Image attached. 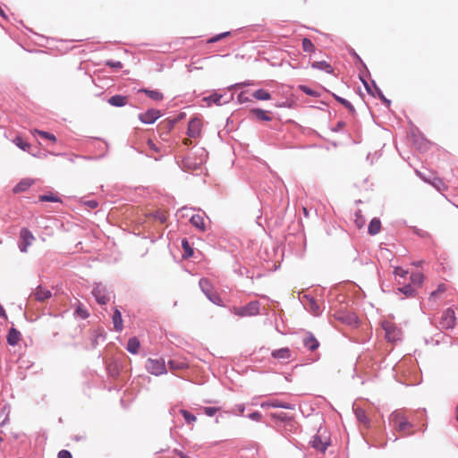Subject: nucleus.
Returning a JSON list of instances; mask_svg holds the SVG:
<instances>
[{"label":"nucleus","mask_w":458,"mask_h":458,"mask_svg":"<svg viewBox=\"0 0 458 458\" xmlns=\"http://www.w3.org/2000/svg\"><path fill=\"white\" fill-rule=\"evenodd\" d=\"M382 327L386 333V339L388 342L394 343L401 339L402 331L394 322L384 320L382 322Z\"/></svg>","instance_id":"nucleus-4"},{"label":"nucleus","mask_w":458,"mask_h":458,"mask_svg":"<svg viewBox=\"0 0 458 458\" xmlns=\"http://www.w3.org/2000/svg\"><path fill=\"white\" fill-rule=\"evenodd\" d=\"M34 181L29 178L22 179L14 188V193H20L26 191L32 184Z\"/></svg>","instance_id":"nucleus-14"},{"label":"nucleus","mask_w":458,"mask_h":458,"mask_svg":"<svg viewBox=\"0 0 458 458\" xmlns=\"http://www.w3.org/2000/svg\"><path fill=\"white\" fill-rule=\"evenodd\" d=\"M355 415H356V418L357 420L363 423L364 425L368 426L369 425V419L366 415V412L361 410V409H356L355 410Z\"/></svg>","instance_id":"nucleus-28"},{"label":"nucleus","mask_w":458,"mask_h":458,"mask_svg":"<svg viewBox=\"0 0 458 458\" xmlns=\"http://www.w3.org/2000/svg\"><path fill=\"white\" fill-rule=\"evenodd\" d=\"M271 356L279 360H286L292 358V351L288 347L275 350L271 352Z\"/></svg>","instance_id":"nucleus-11"},{"label":"nucleus","mask_w":458,"mask_h":458,"mask_svg":"<svg viewBox=\"0 0 458 458\" xmlns=\"http://www.w3.org/2000/svg\"><path fill=\"white\" fill-rule=\"evenodd\" d=\"M39 200L40 201L56 202V201H58V199L53 195H41V196H39Z\"/></svg>","instance_id":"nucleus-45"},{"label":"nucleus","mask_w":458,"mask_h":458,"mask_svg":"<svg viewBox=\"0 0 458 458\" xmlns=\"http://www.w3.org/2000/svg\"><path fill=\"white\" fill-rule=\"evenodd\" d=\"M161 116L157 109H149L145 113L139 114V119L144 123H153Z\"/></svg>","instance_id":"nucleus-9"},{"label":"nucleus","mask_w":458,"mask_h":458,"mask_svg":"<svg viewBox=\"0 0 458 458\" xmlns=\"http://www.w3.org/2000/svg\"><path fill=\"white\" fill-rule=\"evenodd\" d=\"M445 291H446V285H445V284H440L437 286V290H436V291H434V292H432V293H431V297H437V296H438L439 294H441V293H445Z\"/></svg>","instance_id":"nucleus-38"},{"label":"nucleus","mask_w":458,"mask_h":458,"mask_svg":"<svg viewBox=\"0 0 458 458\" xmlns=\"http://www.w3.org/2000/svg\"><path fill=\"white\" fill-rule=\"evenodd\" d=\"M302 49L304 52L313 53L316 47L310 39L305 38L302 39Z\"/></svg>","instance_id":"nucleus-29"},{"label":"nucleus","mask_w":458,"mask_h":458,"mask_svg":"<svg viewBox=\"0 0 458 458\" xmlns=\"http://www.w3.org/2000/svg\"><path fill=\"white\" fill-rule=\"evenodd\" d=\"M379 97H380V98H381L385 103H386L387 105H389V104H390V101H389V100H387V99H386V98L382 95V93H379Z\"/></svg>","instance_id":"nucleus-56"},{"label":"nucleus","mask_w":458,"mask_h":458,"mask_svg":"<svg viewBox=\"0 0 458 458\" xmlns=\"http://www.w3.org/2000/svg\"><path fill=\"white\" fill-rule=\"evenodd\" d=\"M146 369L152 375L159 376L166 373V368L164 359H148Z\"/></svg>","instance_id":"nucleus-5"},{"label":"nucleus","mask_w":458,"mask_h":458,"mask_svg":"<svg viewBox=\"0 0 458 458\" xmlns=\"http://www.w3.org/2000/svg\"><path fill=\"white\" fill-rule=\"evenodd\" d=\"M21 333L17 329L12 327L7 335V343L13 346L16 345L21 340Z\"/></svg>","instance_id":"nucleus-15"},{"label":"nucleus","mask_w":458,"mask_h":458,"mask_svg":"<svg viewBox=\"0 0 458 458\" xmlns=\"http://www.w3.org/2000/svg\"><path fill=\"white\" fill-rule=\"evenodd\" d=\"M230 34V32H224V33H221V34H218L211 38H209L208 40V43H215L224 38H225L226 36H228Z\"/></svg>","instance_id":"nucleus-42"},{"label":"nucleus","mask_w":458,"mask_h":458,"mask_svg":"<svg viewBox=\"0 0 458 458\" xmlns=\"http://www.w3.org/2000/svg\"><path fill=\"white\" fill-rule=\"evenodd\" d=\"M13 142L15 143V145L17 147H19L22 150H28L30 148V145L27 142H24L23 140L21 139V137H20V136H17L13 140Z\"/></svg>","instance_id":"nucleus-33"},{"label":"nucleus","mask_w":458,"mask_h":458,"mask_svg":"<svg viewBox=\"0 0 458 458\" xmlns=\"http://www.w3.org/2000/svg\"><path fill=\"white\" fill-rule=\"evenodd\" d=\"M86 205L90 208H96L98 207V202L96 200H89L86 202Z\"/></svg>","instance_id":"nucleus-50"},{"label":"nucleus","mask_w":458,"mask_h":458,"mask_svg":"<svg viewBox=\"0 0 458 458\" xmlns=\"http://www.w3.org/2000/svg\"><path fill=\"white\" fill-rule=\"evenodd\" d=\"M252 96L257 100H269L271 98V95L267 90L262 89L254 91Z\"/></svg>","instance_id":"nucleus-25"},{"label":"nucleus","mask_w":458,"mask_h":458,"mask_svg":"<svg viewBox=\"0 0 458 458\" xmlns=\"http://www.w3.org/2000/svg\"><path fill=\"white\" fill-rule=\"evenodd\" d=\"M456 411H458V405L456 406Z\"/></svg>","instance_id":"nucleus-64"},{"label":"nucleus","mask_w":458,"mask_h":458,"mask_svg":"<svg viewBox=\"0 0 458 458\" xmlns=\"http://www.w3.org/2000/svg\"><path fill=\"white\" fill-rule=\"evenodd\" d=\"M34 132L38 133V135H40L41 137H43L45 139L52 140L53 142L56 141L55 136L52 133H49V132H47L44 131H39V130H35Z\"/></svg>","instance_id":"nucleus-36"},{"label":"nucleus","mask_w":458,"mask_h":458,"mask_svg":"<svg viewBox=\"0 0 458 458\" xmlns=\"http://www.w3.org/2000/svg\"><path fill=\"white\" fill-rule=\"evenodd\" d=\"M204 412L206 415L208 416H213L215 415L218 411H219V408H216V407H204Z\"/></svg>","instance_id":"nucleus-44"},{"label":"nucleus","mask_w":458,"mask_h":458,"mask_svg":"<svg viewBox=\"0 0 458 458\" xmlns=\"http://www.w3.org/2000/svg\"><path fill=\"white\" fill-rule=\"evenodd\" d=\"M330 445V437L326 428H319L316 436L311 441V445L315 449L324 453Z\"/></svg>","instance_id":"nucleus-3"},{"label":"nucleus","mask_w":458,"mask_h":458,"mask_svg":"<svg viewBox=\"0 0 458 458\" xmlns=\"http://www.w3.org/2000/svg\"><path fill=\"white\" fill-rule=\"evenodd\" d=\"M302 211H303L304 216L306 217H308L309 216V211H308L307 208H302Z\"/></svg>","instance_id":"nucleus-57"},{"label":"nucleus","mask_w":458,"mask_h":458,"mask_svg":"<svg viewBox=\"0 0 458 458\" xmlns=\"http://www.w3.org/2000/svg\"><path fill=\"white\" fill-rule=\"evenodd\" d=\"M140 344L137 337H131L128 340L127 351L132 354H137L140 349Z\"/></svg>","instance_id":"nucleus-20"},{"label":"nucleus","mask_w":458,"mask_h":458,"mask_svg":"<svg viewBox=\"0 0 458 458\" xmlns=\"http://www.w3.org/2000/svg\"><path fill=\"white\" fill-rule=\"evenodd\" d=\"M250 114H253L258 120L260 121H271L272 117L268 114L267 111H264L259 108H255L250 110Z\"/></svg>","instance_id":"nucleus-19"},{"label":"nucleus","mask_w":458,"mask_h":458,"mask_svg":"<svg viewBox=\"0 0 458 458\" xmlns=\"http://www.w3.org/2000/svg\"><path fill=\"white\" fill-rule=\"evenodd\" d=\"M261 407L263 408H266V407H284V408H287L288 406L284 405V404H282L280 403L279 402H271V403H263L261 404Z\"/></svg>","instance_id":"nucleus-40"},{"label":"nucleus","mask_w":458,"mask_h":458,"mask_svg":"<svg viewBox=\"0 0 458 458\" xmlns=\"http://www.w3.org/2000/svg\"><path fill=\"white\" fill-rule=\"evenodd\" d=\"M398 290L407 297H412L415 294L414 288L410 284L400 287Z\"/></svg>","instance_id":"nucleus-32"},{"label":"nucleus","mask_w":458,"mask_h":458,"mask_svg":"<svg viewBox=\"0 0 458 458\" xmlns=\"http://www.w3.org/2000/svg\"><path fill=\"white\" fill-rule=\"evenodd\" d=\"M299 89L308 96H311V97L318 96V93L316 90H313L305 85H300Z\"/></svg>","instance_id":"nucleus-37"},{"label":"nucleus","mask_w":458,"mask_h":458,"mask_svg":"<svg viewBox=\"0 0 458 458\" xmlns=\"http://www.w3.org/2000/svg\"><path fill=\"white\" fill-rule=\"evenodd\" d=\"M391 420L394 423V428L403 433V436H408L413 434L411 428L413 425L408 421L406 417L400 411H394L391 415Z\"/></svg>","instance_id":"nucleus-1"},{"label":"nucleus","mask_w":458,"mask_h":458,"mask_svg":"<svg viewBox=\"0 0 458 458\" xmlns=\"http://www.w3.org/2000/svg\"><path fill=\"white\" fill-rule=\"evenodd\" d=\"M199 284L205 295L210 294V293L213 291V286L208 279L201 278Z\"/></svg>","instance_id":"nucleus-24"},{"label":"nucleus","mask_w":458,"mask_h":458,"mask_svg":"<svg viewBox=\"0 0 458 458\" xmlns=\"http://www.w3.org/2000/svg\"><path fill=\"white\" fill-rule=\"evenodd\" d=\"M456 318L453 309H446L440 318L439 324L442 328L449 329L454 328L455 326Z\"/></svg>","instance_id":"nucleus-7"},{"label":"nucleus","mask_w":458,"mask_h":458,"mask_svg":"<svg viewBox=\"0 0 458 458\" xmlns=\"http://www.w3.org/2000/svg\"><path fill=\"white\" fill-rule=\"evenodd\" d=\"M147 144H148L149 148L153 149L156 152H158V148L156 147V144L154 143L153 140H148Z\"/></svg>","instance_id":"nucleus-49"},{"label":"nucleus","mask_w":458,"mask_h":458,"mask_svg":"<svg viewBox=\"0 0 458 458\" xmlns=\"http://www.w3.org/2000/svg\"><path fill=\"white\" fill-rule=\"evenodd\" d=\"M159 219L162 223H164L165 221L166 217L165 216H162Z\"/></svg>","instance_id":"nucleus-60"},{"label":"nucleus","mask_w":458,"mask_h":458,"mask_svg":"<svg viewBox=\"0 0 458 458\" xmlns=\"http://www.w3.org/2000/svg\"><path fill=\"white\" fill-rule=\"evenodd\" d=\"M182 142H183L184 145L188 146V145L191 144V138H190V137L186 138V139L183 140Z\"/></svg>","instance_id":"nucleus-55"},{"label":"nucleus","mask_w":458,"mask_h":458,"mask_svg":"<svg viewBox=\"0 0 458 458\" xmlns=\"http://www.w3.org/2000/svg\"><path fill=\"white\" fill-rule=\"evenodd\" d=\"M180 457L181 458H191V457H189V456H187V455H185L183 454H180Z\"/></svg>","instance_id":"nucleus-61"},{"label":"nucleus","mask_w":458,"mask_h":458,"mask_svg":"<svg viewBox=\"0 0 458 458\" xmlns=\"http://www.w3.org/2000/svg\"><path fill=\"white\" fill-rule=\"evenodd\" d=\"M334 98L340 103L342 104L345 108H347L349 110L350 113L352 114H354L355 113V108L354 106L346 99L339 97V96H336L335 94H334Z\"/></svg>","instance_id":"nucleus-26"},{"label":"nucleus","mask_w":458,"mask_h":458,"mask_svg":"<svg viewBox=\"0 0 458 458\" xmlns=\"http://www.w3.org/2000/svg\"><path fill=\"white\" fill-rule=\"evenodd\" d=\"M238 98H239L240 101H242V102H243V101H245L247 99V98H243V94L242 93H241Z\"/></svg>","instance_id":"nucleus-58"},{"label":"nucleus","mask_w":458,"mask_h":458,"mask_svg":"<svg viewBox=\"0 0 458 458\" xmlns=\"http://www.w3.org/2000/svg\"><path fill=\"white\" fill-rule=\"evenodd\" d=\"M140 91L144 92L149 98H151L155 101H161L164 98L163 93H161L158 90H151V89H142Z\"/></svg>","instance_id":"nucleus-22"},{"label":"nucleus","mask_w":458,"mask_h":458,"mask_svg":"<svg viewBox=\"0 0 458 458\" xmlns=\"http://www.w3.org/2000/svg\"><path fill=\"white\" fill-rule=\"evenodd\" d=\"M78 313L81 314V317L82 318H87L88 317V314L86 311H83L81 308H78L77 310H76Z\"/></svg>","instance_id":"nucleus-53"},{"label":"nucleus","mask_w":458,"mask_h":458,"mask_svg":"<svg viewBox=\"0 0 458 458\" xmlns=\"http://www.w3.org/2000/svg\"><path fill=\"white\" fill-rule=\"evenodd\" d=\"M160 126L164 127L167 131H171L174 126V120H165L160 123Z\"/></svg>","instance_id":"nucleus-41"},{"label":"nucleus","mask_w":458,"mask_h":458,"mask_svg":"<svg viewBox=\"0 0 458 458\" xmlns=\"http://www.w3.org/2000/svg\"><path fill=\"white\" fill-rule=\"evenodd\" d=\"M311 310L315 315L318 314V306L315 302H311Z\"/></svg>","instance_id":"nucleus-51"},{"label":"nucleus","mask_w":458,"mask_h":458,"mask_svg":"<svg viewBox=\"0 0 458 458\" xmlns=\"http://www.w3.org/2000/svg\"><path fill=\"white\" fill-rule=\"evenodd\" d=\"M108 103L114 106H123L127 104V97L114 95L108 99Z\"/></svg>","instance_id":"nucleus-18"},{"label":"nucleus","mask_w":458,"mask_h":458,"mask_svg":"<svg viewBox=\"0 0 458 458\" xmlns=\"http://www.w3.org/2000/svg\"><path fill=\"white\" fill-rule=\"evenodd\" d=\"M181 413L182 414V416L187 423H193L197 420L196 416L190 413L188 411L181 410Z\"/></svg>","instance_id":"nucleus-35"},{"label":"nucleus","mask_w":458,"mask_h":458,"mask_svg":"<svg viewBox=\"0 0 458 458\" xmlns=\"http://www.w3.org/2000/svg\"><path fill=\"white\" fill-rule=\"evenodd\" d=\"M271 416H272L273 418H277V419H279V420H285V415H284V414H283V413H281V414L272 413V414H271Z\"/></svg>","instance_id":"nucleus-52"},{"label":"nucleus","mask_w":458,"mask_h":458,"mask_svg":"<svg viewBox=\"0 0 458 458\" xmlns=\"http://www.w3.org/2000/svg\"><path fill=\"white\" fill-rule=\"evenodd\" d=\"M21 242L19 248L21 252H27L28 248L32 244L35 240L33 234L27 228H22L20 233Z\"/></svg>","instance_id":"nucleus-8"},{"label":"nucleus","mask_w":458,"mask_h":458,"mask_svg":"<svg viewBox=\"0 0 458 458\" xmlns=\"http://www.w3.org/2000/svg\"><path fill=\"white\" fill-rule=\"evenodd\" d=\"M424 281V276L420 272L412 273L411 275V282L418 286H420Z\"/></svg>","instance_id":"nucleus-27"},{"label":"nucleus","mask_w":458,"mask_h":458,"mask_svg":"<svg viewBox=\"0 0 458 458\" xmlns=\"http://www.w3.org/2000/svg\"><path fill=\"white\" fill-rule=\"evenodd\" d=\"M303 344L306 348L310 351H315L319 346L318 341L315 338V336L310 333H308L303 338Z\"/></svg>","instance_id":"nucleus-13"},{"label":"nucleus","mask_w":458,"mask_h":458,"mask_svg":"<svg viewBox=\"0 0 458 458\" xmlns=\"http://www.w3.org/2000/svg\"><path fill=\"white\" fill-rule=\"evenodd\" d=\"M311 67L314 69L322 70L327 73H332L334 71L332 66L326 61L314 62L312 63Z\"/></svg>","instance_id":"nucleus-21"},{"label":"nucleus","mask_w":458,"mask_h":458,"mask_svg":"<svg viewBox=\"0 0 458 458\" xmlns=\"http://www.w3.org/2000/svg\"><path fill=\"white\" fill-rule=\"evenodd\" d=\"M203 123L199 118H191L188 123L187 134L191 139H198L201 136Z\"/></svg>","instance_id":"nucleus-6"},{"label":"nucleus","mask_w":458,"mask_h":458,"mask_svg":"<svg viewBox=\"0 0 458 458\" xmlns=\"http://www.w3.org/2000/svg\"><path fill=\"white\" fill-rule=\"evenodd\" d=\"M231 312L238 317H252L259 312V302L258 301H250L243 307L231 308Z\"/></svg>","instance_id":"nucleus-2"},{"label":"nucleus","mask_w":458,"mask_h":458,"mask_svg":"<svg viewBox=\"0 0 458 458\" xmlns=\"http://www.w3.org/2000/svg\"><path fill=\"white\" fill-rule=\"evenodd\" d=\"M0 14L4 15L3 9L0 7Z\"/></svg>","instance_id":"nucleus-62"},{"label":"nucleus","mask_w":458,"mask_h":458,"mask_svg":"<svg viewBox=\"0 0 458 458\" xmlns=\"http://www.w3.org/2000/svg\"><path fill=\"white\" fill-rule=\"evenodd\" d=\"M92 293L99 304H106L109 301V297L106 295L105 288L99 284L94 287Z\"/></svg>","instance_id":"nucleus-10"},{"label":"nucleus","mask_w":458,"mask_h":458,"mask_svg":"<svg viewBox=\"0 0 458 458\" xmlns=\"http://www.w3.org/2000/svg\"><path fill=\"white\" fill-rule=\"evenodd\" d=\"M191 224L198 228L199 230L204 232L206 230V225L203 216L200 215H193L190 219Z\"/></svg>","instance_id":"nucleus-17"},{"label":"nucleus","mask_w":458,"mask_h":458,"mask_svg":"<svg viewBox=\"0 0 458 458\" xmlns=\"http://www.w3.org/2000/svg\"><path fill=\"white\" fill-rule=\"evenodd\" d=\"M249 417L252 420H259L261 419V414L258 411H255V412H252L251 414H250Z\"/></svg>","instance_id":"nucleus-48"},{"label":"nucleus","mask_w":458,"mask_h":458,"mask_svg":"<svg viewBox=\"0 0 458 458\" xmlns=\"http://www.w3.org/2000/svg\"><path fill=\"white\" fill-rule=\"evenodd\" d=\"M106 64V65H108L112 68H115V69L123 68V64L120 61H107Z\"/></svg>","instance_id":"nucleus-46"},{"label":"nucleus","mask_w":458,"mask_h":458,"mask_svg":"<svg viewBox=\"0 0 458 458\" xmlns=\"http://www.w3.org/2000/svg\"><path fill=\"white\" fill-rule=\"evenodd\" d=\"M394 274L401 277H406V276L408 275V271L401 267H396L394 269Z\"/></svg>","instance_id":"nucleus-39"},{"label":"nucleus","mask_w":458,"mask_h":458,"mask_svg":"<svg viewBox=\"0 0 458 458\" xmlns=\"http://www.w3.org/2000/svg\"><path fill=\"white\" fill-rule=\"evenodd\" d=\"M168 365L171 370L181 369L184 368L183 363H177L174 360H170Z\"/></svg>","instance_id":"nucleus-43"},{"label":"nucleus","mask_w":458,"mask_h":458,"mask_svg":"<svg viewBox=\"0 0 458 458\" xmlns=\"http://www.w3.org/2000/svg\"><path fill=\"white\" fill-rule=\"evenodd\" d=\"M456 420L458 421V414H457V416H456Z\"/></svg>","instance_id":"nucleus-63"},{"label":"nucleus","mask_w":458,"mask_h":458,"mask_svg":"<svg viewBox=\"0 0 458 458\" xmlns=\"http://www.w3.org/2000/svg\"><path fill=\"white\" fill-rule=\"evenodd\" d=\"M114 328L117 332H121L123 328V323L121 312L118 309H115L113 314Z\"/></svg>","instance_id":"nucleus-16"},{"label":"nucleus","mask_w":458,"mask_h":458,"mask_svg":"<svg viewBox=\"0 0 458 458\" xmlns=\"http://www.w3.org/2000/svg\"><path fill=\"white\" fill-rule=\"evenodd\" d=\"M58 458H72V454L68 450H61L57 454Z\"/></svg>","instance_id":"nucleus-47"},{"label":"nucleus","mask_w":458,"mask_h":458,"mask_svg":"<svg viewBox=\"0 0 458 458\" xmlns=\"http://www.w3.org/2000/svg\"><path fill=\"white\" fill-rule=\"evenodd\" d=\"M381 229V222L377 218H373L369 225V233L371 235H375L379 233Z\"/></svg>","instance_id":"nucleus-23"},{"label":"nucleus","mask_w":458,"mask_h":458,"mask_svg":"<svg viewBox=\"0 0 458 458\" xmlns=\"http://www.w3.org/2000/svg\"><path fill=\"white\" fill-rule=\"evenodd\" d=\"M222 98H223L222 95L213 94V95L209 96L208 98H205V100L208 101V104H210L212 102L217 106H220Z\"/></svg>","instance_id":"nucleus-34"},{"label":"nucleus","mask_w":458,"mask_h":458,"mask_svg":"<svg viewBox=\"0 0 458 458\" xmlns=\"http://www.w3.org/2000/svg\"><path fill=\"white\" fill-rule=\"evenodd\" d=\"M206 296L213 303H215L218 306H224L221 297L217 293H214L213 291L210 293V294H207Z\"/></svg>","instance_id":"nucleus-31"},{"label":"nucleus","mask_w":458,"mask_h":458,"mask_svg":"<svg viewBox=\"0 0 458 458\" xmlns=\"http://www.w3.org/2000/svg\"><path fill=\"white\" fill-rule=\"evenodd\" d=\"M182 247L184 250V256L187 258L192 257L193 255V250L191 247L189 242L186 239H183L182 241Z\"/></svg>","instance_id":"nucleus-30"},{"label":"nucleus","mask_w":458,"mask_h":458,"mask_svg":"<svg viewBox=\"0 0 458 458\" xmlns=\"http://www.w3.org/2000/svg\"><path fill=\"white\" fill-rule=\"evenodd\" d=\"M32 296L35 298L36 301H44L49 299L52 296V293L49 290L39 285L36 288Z\"/></svg>","instance_id":"nucleus-12"},{"label":"nucleus","mask_w":458,"mask_h":458,"mask_svg":"<svg viewBox=\"0 0 458 458\" xmlns=\"http://www.w3.org/2000/svg\"><path fill=\"white\" fill-rule=\"evenodd\" d=\"M421 263H422V261H419V262H414V263H412V264H413L414 266L420 267V266H421Z\"/></svg>","instance_id":"nucleus-59"},{"label":"nucleus","mask_w":458,"mask_h":458,"mask_svg":"<svg viewBox=\"0 0 458 458\" xmlns=\"http://www.w3.org/2000/svg\"><path fill=\"white\" fill-rule=\"evenodd\" d=\"M0 317H3L4 318H7L6 313H5L4 308L1 305H0Z\"/></svg>","instance_id":"nucleus-54"}]
</instances>
